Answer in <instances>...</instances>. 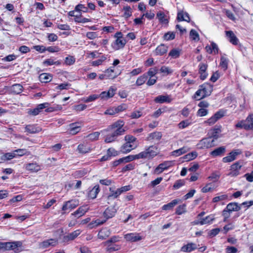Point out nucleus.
Segmentation results:
<instances>
[{
  "instance_id": "obj_32",
  "label": "nucleus",
  "mask_w": 253,
  "mask_h": 253,
  "mask_svg": "<svg viewBox=\"0 0 253 253\" xmlns=\"http://www.w3.org/2000/svg\"><path fill=\"white\" fill-rule=\"evenodd\" d=\"M99 191L100 190L99 185H95L88 193V197L92 199H95L97 195L99 193Z\"/></svg>"
},
{
  "instance_id": "obj_5",
  "label": "nucleus",
  "mask_w": 253,
  "mask_h": 253,
  "mask_svg": "<svg viewBox=\"0 0 253 253\" xmlns=\"http://www.w3.org/2000/svg\"><path fill=\"white\" fill-rule=\"evenodd\" d=\"M175 164L173 161H168L159 164L155 169L154 172L156 174H159L163 172L165 170L168 169L169 168L172 167Z\"/></svg>"
},
{
  "instance_id": "obj_50",
  "label": "nucleus",
  "mask_w": 253,
  "mask_h": 253,
  "mask_svg": "<svg viewBox=\"0 0 253 253\" xmlns=\"http://www.w3.org/2000/svg\"><path fill=\"white\" fill-rule=\"evenodd\" d=\"M123 10L124 11V16L125 18L129 17L132 14L131 9L130 6H126L124 7Z\"/></svg>"
},
{
  "instance_id": "obj_41",
  "label": "nucleus",
  "mask_w": 253,
  "mask_h": 253,
  "mask_svg": "<svg viewBox=\"0 0 253 253\" xmlns=\"http://www.w3.org/2000/svg\"><path fill=\"white\" fill-rule=\"evenodd\" d=\"M40 80L41 82L44 83H47L50 81L52 79V76L47 73H43L40 75Z\"/></svg>"
},
{
  "instance_id": "obj_13",
  "label": "nucleus",
  "mask_w": 253,
  "mask_h": 253,
  "mask_svg": "<svg viewBox=\"0 0 253 253\" xmlns=\"http://www.w3.org/2000/svg\"><path fill=\"white\" fill-rule=\"evenodd\" d=\"M126 42V40L125 39H116L112 44V46L115 50H119L125 46Z\"/></svg>"
},
{
  "instance_id": "obj_9",
  "label": "nucleus",
  "mask_w": 253,
  "mask_h": 253,
  "mask_svg": "<svg viewBox=\"0 0 253 253\" xmlns=\"http://www.w3.org/2000/svg\"><path fill=\"white\" fill-rule=\"evenodd\" d=\"M116 88L111 86L108 91L102 92L99 96L101 99L107 100L108 98L113 97L116 93Z\"/></svg>"
},
{
  "instance_id": "obj_48",
  "label": "nucleus",
  "mask_w": 253,
  "mask_h": 253,
  "mask_svg": "<svg viewBox=\"0 0 253 253\" xmlns=\"http://www.w3.org/2000/svg\"><path fill=\"white\" fill-rule=\"evenodd\" d=\"M16 156V153L14 151L12 153H7L2 156L1 159L3 160H10Z\"/></svg>"
},
{
  "instance_id": "obj_18",
  "label": "nucleus",
  "mask_w": 253,
  "mask_h": 253,
  "mask_svg": "<svg viewBox=\"0 0 253 253\" xmlns=\"http://www.w3.org/2000/svg\"><path fill=\"white\" fill-rule=\"evenodd\" d=\"M27 170L31 172H37L41 169V166L37 163H29L25 165Z\"/></svg>"
},
{
  "instance_id": "obj_52",
  "label": "nucleus",
  "mask_w": 253,
  "mask_h": 253,
  "mask_svg": "<svg viewBox=\"0 0 253 253\" xmlns=\"http://www.w3.org/2000/svg\"><path fill=\"white\" fill-rule=\"evenodd\" d=\"M100 135V132L98 131L94 132L92 133L89 134L87 137L91 141H95L98 139Z\"/></svg>"
},
{
  "instance_id": "obj_60",
  "label": "nucleus",
  "mask_w": 253,
  "mask_h": 253,
  "mask_svg": "<svg viewBox=\"0 0 253 253\" xmlns=\"http://www.w3.org/2000/svg\"><path fill=\"white\" fill-rule=\"evenodd\" d=\"M14 152L16 153V156H22L25 155H29V152L26 149H17L14 151Z\"/></svg>"
},
{
  "instance_id": "obj_34",
  "label": "nucleus",
  "mask_w": 253,
  "mask_h": 253,
  "mask_svg": "<svg viewBox=\"0 0 253 253\" xmlns=\"http://www.w3.org/2000/svg\"><path fill=\"white\" fill-rule=\"evenodd\" d=\"M225 152V148L223 146L219 147L211 152V155L213 157L221 156Z\"/></svg>"
},
{
  "instance_id": "obj_49",
  "label": "nucleus",
  "mask_w": 253,
  "mask_h": 253,
  "mask_svg": "<svg viewBox=\"0 0 253 253\" xmlns=\"http://www.w3.org/2000/svg\"><path fill=\"white\" fill-rule=\"evenodd\" d=\"M169 55L172 58H177L180 55V50L176 48L172 49L169 52Z\"/></svg>"
},
{
  "instance_id": "obj_8",
  "label": "nucleus",
  "mask_w": 253,
  "mask_h": 253,
  "mask_svg": "<svg viewBox=\"0 0 253 253\" xmlns=\"http://www.w3.org/2000/svg\"><path fill=\"white\" fill-rule=\"evenodd\" d=\"M221 132V126L216 125L212 128L211 129L209 132L208 135L211 139H217L219 137V134Z\"/></svg>"
},
{
  "instance_id": "obj_56",
  "label": "nucleus",
  "mask_w": 253,
  "mask_h": 253,
  "mask_svg": "<svg viewBox=\"0 0 253 253\" xmlns=\"http://www.w3.org/2000/svg\"><path fill=\"white\" fill-rule=\"evenodd\" d=\"M226 209L231 212L237 210V204L236 203H231L227 205Z\"/></svg>"
},
{
  "instance_id": "obj_30",
  "label": "nucleus",
  "mask_w": 253,
  "mask_h": 253,
  "mask_svg": "<svg viewBox=\"0 0 253 253\" xmlns=\"http://www.w3.org/2000/svg\"><path fill=\"white\" fill-rule=\"evenodd\" d=\"M107 247L106 248V251L109 253H111L115 251H118L121 249V246L117 244H106Z\"/></svg>"
},
{
  "instance_id": "obj_54",
  "label": "nucleus",
  "mask_w": 253,
  "mask_h": 253,
  "mask_svg": "<svg viewBox=\"0 0 253 253\" xmlns=\"http://www.w3.org/2000/svg\"><path fill=\"white\" fill-rule=\"evenodd\" d=\"M160 72L167 75L171 74L173 71L168 67L163 66L160 68Z\"/></svg>"
},
{
  "instance_id": "obj_46",
  "label": "nucleus",
  "mask_w": 253,
  "mask_h": 253,
  "mask_svg": "<svg viewBox=\"0 0 253 253\" xmlns=\"http://www.w3.org/2000/svg\"><path fill=\"white\" fill-rule=\"evenodd\" d=\"M138 154L134 155H129L128 156L121 158L123 160V163H127L132 161L135 159H139V158L137 157Z\"/></svg>"
},
{
  "instance_id": "obj_59",
  "label": "nucleus",
  "mask_w": 253,
  "mask_h": 253,
  "mask_svg": "<svg viewBox=\"0 0 253 253\" xmlns=\"http://www.w3.org/2000/svg\"><path fill=\"white\" fill-rule=\"evenodd\" d=\"M227 198V195L225 194L221 195L219 196H217L215 197L212 199V202L214 203H216L219 201H222L226 200Z\"/></svg>"
},
{
  "instance_id": "obj_35",
  "label": "nucleus",
  "mask_w": 253,
  "mask_h": 253,
  "mask_svg": "<svg viewBox=\"0 0 253 253\" xmlns=\"http://www.w3.org/2000/svg\"><path fill=\"white\" fill-rule=\"evenodd\" d=\"M162 137V134L160 132H155L149 134L147 139L150 140H159Z\"/></svg>"
},
{
  "instance_id": "obj_61",
  "label": "nucleus",
  "mask_w": 253,
  "mask_h": 253,
  "mask_svg": "<svg viewBox=\"0 0 253 253\" xmlns=\"http://www.w3.org/2000/svg\"><path fill=\"white\" fill-rule=\"evenodd\" d=\"M142 115V112L141 111H134L131 113L130 117L131 119H138L140 118Z\"/></svg>"
},
{
  "instance_id": "obj_10",
  "label": "nucleus",
  "mask_w": 253,
  "mask_h": 253,
  "mask_svg": "<svg viewBox=\"0 0 253 253\" xmlns=\"http://www.w3.org/2000/svg\"><path fill=\"white\" fill-rule=\"evenodd\" d=\"M125 239L129 242H134L142 240V238L139 233H131L124 235Z\"/></svg>"
},
{
  "instance_id": "obj_2",
  "label": "nucleus",
  "mask_w": 253,
  "mask_h": 253,
  "mask_svg": "<svg viewBox=\"0 0 253 253\" xmlns=\"http://www.w3.org/2000/svg\"><path fill=\"white\" fill-rule=\"evenodd\" d=\"M158 154L157 147L152 145L146 149L144 151L139 153L137 157L139 159H152Z\"/></svg>"
},
{
  "instance_id": "obj_1",
  "label": "nucleus",
  "mask_w": 253,
  "mask_h": 253,
  "mask_svg": "<svg viewBox=\"0 0 253 253\" xmlns=\"http://www.w3.org/2000/svg\"><path fill=\"white\" fill-rule=\"evenodd\" d=\"M124 121L119 120L109 126L107 129L102 130V131L104 132H109V133L106 135L105 142L106 143L113 142L118 136L123 134L126 130V128L124 127Z\"/></svg>"
},
{
  "instance_id": "obj_47",
  "label": "nucleus",
  "mask_w": 253,
  "mask_h": 253,
  "mask_svg": "<svg viewBox=\"0 0 253 253\" xmlns=\"http://www.w3.org/2000/svg\"><path fill=\"white\" fill-rule=\"evenodd\" d=\"M43 64L46 66L52 65H59L60 64V62L59 61H54L53 59L49 58L44 61Z\"/></svg>"
},
{
  "instance_id": "obj_40",
  "label": "nucleus",
  "mask_w": 253,
  "mask_h": 253,
  "mask_svg": "<svg viewBox=\"0 0 253 253\" xmlns=\"http://www.w3.org/2000/svg\"><path fill=\"white\" fill-rule=\"evenodd\" d=\"M147 79V75L146 74H144L139 76L136 81V84L137 86H140L143 84Z\"/></svg>"
},
{
  "instance_id": "obj_36",
  "label": "nucleus",
  "mask_w": 253,
  "mask_h": 253,
  "mask_svg": "<svg viewBox=\"0 0 253 253\" xmlns=\"http://www.w3.org/2000/svg\"><path fill=\"white\" fill-rule=\"evenodd\" d=\"M91 149L90 147L84 144H80L78 146V150L79 153L82 154L89 153L91 151Z\"/></svg>"
},
{
  "instance_id": "obj_23",
  "label": "nucleus",
  "mask_w": 253,
  "mask_h": 253,
  "mask_svg": "<svg viewBox=\"0 0 253 253\" xmlns=\"http://www.w3.org/2000/svg\"><path fill=\"white\" fill-rule=\"evenodd\" d=\"M189 149L186 146H184L179 149L173 151L171 152V156L174 157H178L184 154L189 151Z\"/></svg>"
},
{
  "instance_id": "obj_11",
  "label": "nucleus",
  "mask_w": 253,
  "mask_h": 253,
  "mask_svg": "<svg viewBox=\"0 0 253 253\" xmlns=\"http://www.w3.org/2000/svg\"><path fill=\"white\" fill-rule=\"evenodd\" d=\"M81 123L76 122L69 125V132L72 135H75L79 132L81 130Z\"/></svg>"
},
{
  "instance_id": "obj_19",
  "label": "nucleus",
  "mask_w": 253,
  "mask_h": 253,
  "mask_svg": "<svg viewBox=\"0 0 253 253\" xmlns=\"http://www.w3.org/2000/svg\"><path fill=\"white\" fill-rule=\"evenodd\" d=\"M81 233V231L79 229L76 230L74 232L65 235L63 237V241L64 242H68L72 241L76 238Z\"/></svg>"
},
{
  "instance_id": "obj_28",
  "label": "nucleus",
  "mask_w": 253,
  "mask_h": 253,
  "mask_svg": "<svg viewBox=\"0 0 253 253\" xmlns=\"http://www.w3.org/2000/svg\"><path fill=\"white\" fill-rule=\"evenodd\" d=\"M26 131L30 133H36L40 132L42 128L34 125H29L25 126Z\"/></svg>"
},
{
  "instance_id": "obj_64",
  "label": "nucleus",
  "mask_w": 253,
  "mask_h": 253,
  "mask_svg": "<svg viewBox=\"0 0 253 253\" xmlns=\"http://www.w3.org/2000/svg\"><path fill=\"white\" fill-rule=\"evenodd\" d=\"M175 38V34L173 32H168L164 35V38L167 41H170L174 39Z\"/></svg>"
},
{
  "instance_id": "obj_33",
  "label": "nucleus",
  "mask_w": 253,
  "mask_h": 253,
  "mask_svg": "<svg viewBox=\"0 0 253 253\" xmlns=\"http://www.w3.org/2000/svg\"><path fill=\"white\" fill-rule=\"evenodd\" d=\"M226 35L229 41L233 44H237L236 37L233 32L231 31H227L225 32Z\"/></svg>"
},
{
  "instance_id": "obj_22",
  "label": "nucleus",
  "mask_w": 253,
  "mask_h": 253,
  "mask_svg": "<svg viewBox=\"0 0 253 253\" xmlns=\"http://www.w3.org/2000/svg\"><path fill=\"white\" fill-rule=\"evenodd\" d=\"M154 101L156 103H163L165 102L170 103L171 101V99L169 95H161L156 97L155 98Z\"/></svg>"
},
{
  "instance_id": "obj_4",
  "label": "nucleus",
  "mask_w": 253,
  "mask_h": 253,
  "mask_svg": "<svg viewBox=\"0 0 253 253\" xmlns=\"http://www.w3.org/2000/svg\"><path fill=\"white\" fill-rule=\"evenodd\" d=\"M214 139H211L209 136L200 140L197 144V147L199 149H208L214 146Z\"/></svg>"
},
{
  "instance_id": "obj_37",
  "label": "nucleus",
  "mask_w": 253,
  "mask_h": 253,
  "mask_svg": "<svg viewBox=\"0 0 253 253\" xmlns=\"http://www.w3.org/2000/svg\"><path fill=\"white\" fill-rule=\"evenodd\" d=\"M23 90V86L20 84H15L10 87V91L15 94H19Z\"/></svg>"
},
{
  "instance_id": "obj_27",
  "label": "nucleus",
  "mask_w": 253,
  "mask_h": 253,
  "mask_svg": "<svg viewBox=\"0 0 253 253\" xmlns=\"http://www.w3.org/2000/svg\"><path fill=\"white\" fill-rule=\"evenodd\" d=\"M200 88L206 96L209 95L212 89V86L209 84H204L200 86Z\"/></svg>"
},
{
  "instance_id": "obj_26",
  "label": "nucleus",
  "mask_w": 253,
  "mask_h": 253,
  "mask_svg": "<svg viewBox=\"0 0 253 253\" xmlns=\"http://www.w3.org/2000/svg\"><path fill=\"white\" fill-rule=\"evenodd\" d=\"M237 156V152L236 151H232L230 152L227 156L224 157L222 159V161L224 163L231 162L236 159Z\"/></svg>"
},
{
  "instance_id": "obj_57",
  "label": "nucleus",
  "mask_w": 253,
  "mask_h": 253,
  "mask_svg": "<svg viewBox=\"0 0 253 253\" xmlns=\"http://www.w3.org/2000/svg\"><path fill=\"white\" fill-rule=\"evenodd\" d=\"M158 71L156 67L151 68L149 69L146 75L150 78L154 77H155V75L158 73Z\"/></svg>"
},
{
  "instance_id": "obj_6",
  "label": "nucleus",
  "mask_w": 253,
  "mask_h": 253,
  "mask_svg": "<svg viewBox=\"0 0 253 253\" xmlns=\"http://www.w3.org/2000/svg\"><path fill=\"white\" fill-rule=\"evenodd\" d=\"M242 127L245 129L253 130V114L250 115L245 121L238 123V127Z\"/></svg>"
},
{
  "instance_id": "obj_31",
  "label": "nucleus",
  "mask_w": 253,
  "mask_h": 253,
  "mask_svg": "<svg viewBox=\"0 0 253 253\" xmlns=\"http://www.w3.org/2000/svg\"><path fill=\"white\" fill-rule=\"evenodd\" d=\"M179 202L178 199H174L170 203L164 205L162 207V209L165 211L172 210L173 207L176 205Z\"/></svg>"
},
{
  "instance_id": "obj_53",
  "label": "nucleus",
  "mask_w": 253,
  "mask_h": 253,
  "mask_svg": "<svg viewBox=\"0 0 253 253\" xmlns=\"http://www.w3.org/2000/svg\"><path fill=\"white\" fill-rule=\"evenodd\" d=\"M121 237L119 236H113L105 242V244L115 243L120 241Z\"/></svg>"
},
{
  "instance_id": "obj_62",
  "label": "nucleus",
  "mask_w": 253,
  "mask_h": 253,
  "mask_svg": "<svg viewBox=\"0 0 253 253\" xmlns=\"http://www.w3.org/2000/svg\"><path fill=\"white\" fill-rule=\"evenodd\" d=\"M190 37L193 40H199V34L195 30H191L190 32Z\"/></svg>"
},
{
  "instance_id": "obj_58",
  "label": "nucleus",
  "mask_w": 253,
  "mask_h": 253,
  "mask_svg": "<svg viewBox=\"0 0 253 253\" xmlns=\"http://www.w3.org/2000/svg\"><path fill=\"white\" fill-rule=\"evenodd\" d=\"M125 140L126 141V142H127L128 143H137L136 142V138L130 135H127L125 137Z\"/></svg>"
},
{
  "instance_id": "obj_63",
  "label": "nucleus",
  "mask_w": 253,
  "mask_h": 253,
  "mask_svg": "<svg viewBox=\"0 0 253 253\" xmlns=\"http://www.w3.org/2000/svg\"><path fill=\"white\" fill-rule=\"evenodd\" d=\"M75 62V58L73 56H68L66 57L65 63L67 65H71Z\"/></svg>"
},
{
  "instance_id": "obj_12",
  "label": "nucleus",
  "mask_w": 253,
  "mask_h": 253,
  "mask_svg": "<svg viewBox=\"0 0 253 253\" xmlns=\"http://www.w3.org/2000/svg\"><path fill=\"white\" fill-rule=\"evenodd\" d=\"M78 205V202L75 200H71L66 202L62 207V211L66 212L67 211H70Z\"/></svg>"
},
{
  "instance_id": "obj_7",
  "label": "nucleus",
  "mask_w": 253,
  "mask_h": 253,
  "mask_svg": "<svg viewBox=\"0 0 253 253\" xmlns=\"http://www.w3.org/2000/svg\"><path fill=\"white\" fill-rule=\"evenodd\" d=\"M58 244V240L56 238H51L39 243V247L41 249H45L49 247H55Z\"/></svg>"
},
{
  "instance_id": "obj_24",
  "label": "nucleus",
  "mask_w": 253,
  "mask_h": 253,
  "mask_svg": "<svg viewBox=\"0 0 253 253\" xmlns=\"http://www.w3.org/2000/svg\"><path fill=\"white\" fill-rule=\"evenodd\" d=\"M110 234L111 232L110 230L108 228H105L100 230L98 233V237L100 239L104 240L109 237Z\"/></svg>"
},
{
  "instance_id": "obj_39",
  "label": "nucleus",
  "mask_w": 253,
  "mask_h": 253,
  "mask_svg": "<svg viewBox=\"0 0 253 253\" xmlns=\"http://www.w3.org/2000/svg\"><path fill=\"white\" fill-rule=\"evenodd\" d=\"M110 194L108 196V199H109L110 198H117L121 194V192L119 189L116 190L113 187L110 188Z\"/></svg>"
},
{
  "instance_id": "obj_42",
  "label": "nucleus",
  "mask_w": 253,
  "mask_h": 253,
  "mask_svg": "<svg viewBox=\"0 0 253 253\" xmlns=\"http://www.w3.org/2000/svg\"><path fill=\"white\" fill-rule=\"evenodd\" d=\"M214 219V217L212 215H210L205 218L201 219V225L211 224Z\"/></svg>"
},
{
  "instance_id": "obj_21",
  "label": "nucleus",
  "mask_w": 253,
  "mask_h": 253,
  "mask_svg": "<svg viewBox=\"0 0 253 253\" xmlns=\"http://www.w3.org/2000/svg\"><path fill=\"white\" fill-rule=\"evenodd\" d=\"M217 186L218 185L216 183L211 182L207 184L206 186L202 189L201 191L203 193L211 192L217 187Z\"/></svg>"
},
{
  "instance_id": "obj_3",
  "label": "nucleus",
  "mask_w": 253,
  "mask_h": 253,
  "mask_svg": "<svg viewBox=\"0 0 253 253\" xmlns=\"http://www.w3.org/2000/svg\"><path fill=\"white\" fill-rule=\"evenodd\" d=\"M22 243L20 241H15L12 242H3L4 250H13L15 253L20 252Z\"/></svg>"
},
{
  "instance_id": "obj_44",
  "label": "nucleus",
  "mask_w": 253,
  "mask_h": 253,
  "mask_svg": "<svg viewBox=\"0 0 253 253\" xmlns=\"http://www.w3.org/2000/svg\"><path fill=\"white\" fill-rule=\"evenodd\" d=\"M198 156V154L196 152H192L191 153H188V154L185 155L183 159L185 161H189L190 160H192L194 159H195Z\"/></svg>"
},
{
  "instance_id": "obj_55",
  "label": "nucleus",
  "mask_w": 253,
  "mask_h": 253,
  "mask_svg": "<svg viewBox=\"0 0 253 253\" xmlns=\"http://www.w3.org/2000/svg\"><path fill=\"white\" fill-rule=\"evenodd\" d=\"M220 66L224 70H226L228 66V60L224 56H222L220 59Z\"/></svg>"
},
{
  "instance_id": "obj_15",
  "label": "nucleus",
  "mask_w": 253,
  "mask_h": 253,
  "mask_svg": "<svg viewBox=\"0 0 253 253\" xmlns=\"http://www.w3.org/2000/svg\"><path fill=\"white\" fill-rule=\"evenodd\" d=\"M137 147V143H128L126 142L121 148V151L123 153H127L129 152L131 150L134 149Z\"/></svg>"
},
{
  "instance_id": "obj_45",
  "label": "nucleus",
  "mask_w": 253,
  "mask_h": 253,
  "mask_svg": "<svg viewBox=\"0 0 253 253\" xmlns=\"http://www.w3.org/2000/svg\"><path fill=\"white\" fill-rule=\"evenodd\" d=\"M186 212V205L184 204L181 205H179L176 209L175 214L177 215H181Z\"/></svg>"
},
{
  "instance_id": "obj_14",
  "label": "nucleus",
  "mask_w": 253,
  "mask_h": 253,
  "mask_svg": "<svg viewBox=\"0 0 253 253\" xmlns=\"http://www.w3.org/2000/svg\"><path fill=\"white\" fill-rule=\"evenodd\" d=\"M198 248V246L194 243L190 242L183 245L181 248V251L183 252L190 253Z\"/></svg>"
},
{
  "instance_id": "obj_51",
  "label": "nucleus",
  "mask_w": 253,
  "mask_h": 253,
  "mask_svg": "<svg viewBox=\"0 0 253 253\" xmlns=\"http://www.w3.org/2000/svg\"><path fill=\"white\" fill-rule=\"evenodd\" d=\"M74 20L77 23H86L90 21V19L82 17L81 16H76Z\"/></svg>"
},
{
  "instance_id": "obj_16",
  "label": "nucleus",
  "mask_w": 253,
  "mask_h": 253,
  "mask_svg": "<svg viewBox=\"0 0 253 253\" xmlns=\"http://www.w3.org/2000/svg\"><path fill=\"white\" fill-rule=\"evenodd\" d=\"M117 211V209L115 207L107 208L103 213L104 217H106L105 219L107 220L114 216Z\"/></svg>"
},
{
  "instance_id": "obj_25",
  "label": "nucleus",
  "mask_w": 253,
  "mask_h": 253,
  "mask_svg": "<svg viewBox=\"0 0 253 253\" xmlns=\"http://www.w3.org/2000/svg\"><path fill=\"white\" fill-rule=\"evenodd\" d=\"M177 19L179 21H185L189 22L190 21V17L189 14L183 11H179L177 14Z\"/></svg>"
},
{
  "instance_id": "obj_17",
  "label": "nucleus",
  "mask_w": 253,
  "mask_h": 253,
  "mask_svg": "<svg viewBox=\"0 0 253 253\" xmlns=\"http://www.w3.org/2000/svg\"><path fill=\"white\" fill-rule=\"evenodd\" d=\"M89 210V207L87 205H84L80 207L72 215L75 217H80L84 215Z\"/></svg>"
},
{
  "instance_id": "obj_29",
  "label": "nucleus",
  "mask_w": 253,
  "mask_h": 253,
  "mask_svg": "<svg viewBox=\"0 0 253 253\" xmlns=\"http://www.w3.org/2000/svg\"><path fill=\"white\" fill-rule=\"evenodd\" d=\"M114 68V67H111L105 71L106 78L113 79L117 77L118 75L115 73Z\"/></svg>"
},
{
  "instance_id": "obj_38",
  "label": "nucleus",
  "mask_w": 253,
  "mask_h": 253,
  "mask_svg": "<svg viewBox=\"0 0 253 253\" xmlns=\"http://www.w3.org/2000/svg\"><path fill=\"white\" fill-rule=\"evenodd\" d=\"M106 221V219L101 220L100 219H97L95 220L91 221L89 224L88 226L90 228H93L100 225L103 224Z\"/></svg>"
},
{
  "instance_id": "obj_20",
  "label": "nucleus",
  "mask_w": 253,
  "mask_h": 253,
  "mask_svg": "<svg viewBox=\"0 0 253 253\" xmlns=\"http://www.w3.org/2000/svg\"><path fill=\"white\" fill-rule=\"evenodd\" d=\"M168 51V47L165 45L162 44L158 46L154 53L155 55L162 56Z\"/></svg>"
},
{
  "instance_id": "obj_43",
  "label": "nucleus",
  "mask_w": 253,
  "mask_h": 253,
  "mask_svg": "<svg viewBox=\"0 0 253 253\" xmlns=\"http://www.w3.org/2000/svg\"><path fill=\"white\" fill-rule=\"evenodd\" d=\"M230 171L228 175L231 177H235L237 175V163H236L231 166Z\"/></svg>"
}]
</instances>
